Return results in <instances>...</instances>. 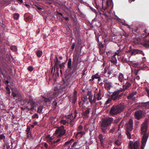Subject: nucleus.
Returning <instances> with one entry per match:
<instances>
[{
    "label": "nucleus",
    "instance_id": "1",
    "mask_svg": "<svg viewBox=\"0 0 149 149\" xmlns=\"http://www.w3.org/2000/svg\"><path fill=\"white\" fill-rule=\"evenodd\" d=\"M78 59H77L76 56L73 57L72 65L71 59H69L68 63V67L69 69V70H70L71 71L65 76L66 80L68 82H70L72 80L71 77L72 74L76 72V71L79 69V68L78 66Z\"/></svg>",
    "mask_w": 149,
    "mask_h": 149
},
{
    "label": "nucleus",
    "instance_id": "2",
    "mask_svg": "<svg viewBox=\"0 0 149 149\" xmlns=\"http://www.w3.org/2000/svg\"><path fill=\"white\" fill-rule=\"evenodd\" d=\"M126 107V104L121 103L117 105H113L111 107L110 113L111 115H115L123 111Z\"/></svg>",
    "mask_w": 149,
    "mask_h": 149
},
{
    "label": "nucleus",
    "instance_id": "3",
    "mask_svg": "<svg viewBox=\"0 0 149 149\" xmlns=\"http://www.w3.org/2000/svg\"><path fill=\"white\" fill-rule=\"evenodd\" d=\"M112 120L110 118H105L102 120L100 126V129L103 133H106L108 130L109 129V126L112 122Z\"/></svg>",
    "mask_w": 149,
    "mask_h": 149
},
{
    "label": "nucleus",
    "instance_id": "4",
    "mask_svg": "<svg viewBox=\"0 0 149 149\" xmlns=\"http://www.w3.org/2000/svg\"><path fill=\"white\" fill-rule=\"evenodd\" d=\"M12 91L11 95L14 99L17 100L23 97V94L20 91H18L16 88L13 89Z\"/></svg>",
    "mask_w": 149,
    "mask_h": 149
},
{
    "label": "nucleus",
    "instance_id": "5",
    "mask_svg": "<svg viewBox=\"0 0 149 149\" xmlns=\"http://www.w3.org/2000/svg\"><path fill=\"white\" fill-rule=\"evenodd\" d=\"M121 92H122L120 90L113 92L110 97L111 99L115 101L119 100L123 95V93L120 94Z\"/></svg>",
    "mask_w": 149,
    "mask_h": 149
},
{
    "label": "nucleus",
    "instance_id": "6",
    "mask_svg": "<svg viewBox=\"0 0 149 149\" xmlns=\"http://www.w3.org/2000/svg\"><path fill=\"white\" fill-rule=\"evenodd\" d=\"M22 102H23L24 104L27 103L28 104H30L31 107H29L28 106L26 107V109L29 110H32L34 108V102L33 101L31 102L30 100L26 98H24L21 99Z\"/></svg>",
    "mask_w": 149,
    "mask_h": 149
},
{
    "label": "nucleus",
    "instance_id": "7",
    "mask_svg": "<svg viewBox=\"0 0 149 149\" xmlns=\"http://www.w3.org/2000/svg\"><path fill=\"white\" fill-rule=\"evenodd\" d=\"M65 132L66 130L64 129V127L62 125L58 127L56 130L55 133L56 134H58V137H60L64 135Z\"/></svg>",
    "mask_w": 149,
    "mask_h": 149
},
{
    "label": "nucleus",
    "instance_id": "8",
    "mask_svg": "<svg viewBox=\"0 0 149 149\" xmlns=\"http://www.w3.org/2000/svg\"><path fill=\"white\" fill-rule=\"evenodd\" d=\"M74 141V139H71L70 140L66 142L64 145V147L67 148V149H72L77 143V142H74L71 146V148H70V145Z\"/></svg>",
    "mask_w": 149,
    "mask_h": 149
},
{
    "label": "nucleus",
    "instance_id": "9",
    "mask_svg": "<svg viewBox=\"0 0 149 149\" xmlns=\"http://www.w3.org/2000/svg\"><path fill=\"white\" fill-rule=\"evenodd\" d=\"M97 91L94 95V97H95V100L99 101L102 99V97H103V95H102V92L100 89H99L98 91L97 89H96Z\"/></svg>",
    "mask_w": 149,
    "mask_h": 149
},
{
    "label": "nucleus",
    "instance_id": "10",
    "mask_svg": "<svg viewBox=\"0 0 149 149\" xmlns=\"http://www.w3.org/2000/svg\"><path fill=\"white\" fill-rule=\"evenodd\" d=\"M148 120L146 119L142 124L141 131L142 134H146L148 127Z\"/></svg>",
    "mask_w": 149,
    "mask_h": 149
},
{
    "label": "nucleus",
    "instance_id": "11",
    "mask_svg": "<svg viewBox=\"0 0 149 149\" xmlns=\"http://www.w3.org/2000/svg\"><path fill=\"white\" fill-rule=\"evenodd\" d=\"M135 117L137 119L139 120L144 117V115L143 111L141 110H139L135 112Z\"/></svg>",
    "mask_w": 149,
    "mask_h": 149
},
{
    "label": "nucleus",
    "instance_id": "12",
    "mask_svg": "<svg viewBox=\"0 0 149 149\" xmlns=\"http://www.w3.org/2000/svg\"><path fill=\"white\" fill-rule=\"evenodd\" d=\"M132 85V82L130 81H126L125 83L124 82L123 86V88L120 90L123 92L129 88Z\"/></svg>",
    "mask_w": 149,
    "mask_h": 149
},
{
    "label": "nucleus",
    "instance_id": "13",
    "mask_svg": "<svg viewBox=\"0 0 149 149\" xmlns=\"http://www.w3.org/2000/svg\"><path fill=\"white\" fill-rule=\"evenodd\" d=\"M143 134L144 135L143 136L142 139L141 149H144L148 139V136L146 135V134Z\"/></svg>",
    "mask_w": 149,
    "mask_h": 149
},
{
    "label": "nucleus",
    "instance_id": "14",
    "mask_svg": "<svg viewBox=\"0 0 149 149\" xmlns=\"http://www.w3.org/2000/svg\"><path fill=\"white\" fill-rule=\"evenodd\" d=\"M91 109V108H87L84 111L82 112V115L84 118L86 119L88 118Z\"/></svg>",
    "mask_w": 149,
    "mask_h": 149
},
{
    "label": "nucleus",
    "instance_id": "15",
    "mask_svg": "<svg viewBox=\"0 0 149 149\" xmlns=\"http://www.w3.org/2000/svg\"><path fill=\"white\" fill-rule=\"evenodd\" d=\"M133 128V120L130 119L128 122V123L127 124V130L130 131H132V130Z\"/></svg>",
    "mask_w": 149,
    "mask_h": 149
},
{
    "label": "nucleus",
    "instance_id": "16",
    "mask_svg": "<svg viewBox=\"0 0 149 149\" xmlns=\"http://www.w3.org/2000/svg\"><path fill=\"white\" fill-rule=\"evenodd\" d=\"M136 92H134L130 94L127 97V98L129 99H131L132 100H135L136 99V97L134 96L136 94Z\"/></svg>",
    "mask_w": 149,
    "mask_h": 149
},
{
    "label": "nucleus",
    "instance_id": "17",
    "mask_svg": "<svg viewBox=\"0 0 149 149\" xmlns=\"http://www.w3.org/2000/svg\"><path fill=\"white\" fill-rule=\"evenodd\" d=\"M143 46L147 48H149V40H143Z\"/></svg>",
    "mask_w": 149,
    "mask_h": 149
},
{
    "label": "nucleus",
    "instance_id": "18",
    "mask_svg": "<svg viewBox=\"0 0 149 149\" xmlns=\"http://www.w3.org/2000/svg\"><path fill=\"white\" fill-rule=\"evenodd\" d=\"M104 86L105 88L110 89L112 86L111 83L109 82H105L104 81Z\"/></svg>",
    "mask_w": 149,
    "mask_h": 149
},
{
    "label": "nucleus",
    "instance_id": "19",
    "mask_svg": "<svg viewBox=\"0 0 149 149\" xmlns=\"http://www.w3.org/2000/svg\"><path fill=\"white\" fill-rule=\"evenodd\" d=\"M133 66L134 67L138 68L141 69H142L145 67L144 66L141 65V64H140L138 63H133Z\"/></svg>",
    "mask_w": 149,
    "mask_h": 149
},
{
    "label": "nucleus",
    "instance_id": "20",
    "mask_svg": "<svg viewBox=\"0 0 149 149\" xmlns=\"http://www.w3.org/2000/svg\"><path fill=\"white\" fill-rule=\"evenodd\" d=\"M93 97V95H92L89 96V97L88 98V99L89 100V102L91 104L95 103L96 101L95 97H94V98L93 99H92Z\"/></svg>",
    "mask_w": 149,
    "mask_h": 149
},
{
    "label": "nucleus",
    "instance_id": "21",
    "mask_svg": "<svg viewBox=\"0 0 149 149\" xmlns=\"http://www.w3.org/2000/svg\"><path fill=\"white\" fill-rule=\"evenodd\" d=\"M59 63H57L55 62V64L54 65V69L55 71L56 69V72H57V75H59V73H58V71L59 70V68L58 67V65H59Z\"/></svg>",
    "mask_w": 149,
    "mask_h": 149
},
{
    "label": "nucleus",
    "instance_id": "22",
    "mask_svg": "<svg viewBox=\"0 0 149 149\" xmlns=\"http://www.w3.org/2000/svg\"><path fill=\"white\" fill-rule=\"evenodd\" d=\"M110 61L112 63H113L114 64H116L117 63V60L115 57V55H114L112 56L111 59L110 60Z\"/></svg>",
    "mask_w": 149,
    "mask_h": 149
},
{
    "label": "nucleus",
    "instance_id": "23",
    "mask_svg": "<svg viewBox=\"0 0 149 149\" xmlns=\"http://www.w3.org/2000/svg\"><path fill=\"white\" fill-rule=\"evenodd\" d=\"M81 99L83 102V104L85 103L88 100V98L87 95L86 94L84 95L81 97Z\"/></svg>",
    "mask_w": 149,
    "mask_h": 149
},
{
    "label": "nucleus",
    "instance_id": "24",
    "mask_svg": "<svg viewBox=\"0 0 149 149\" xmlns=\"http://www.w3.org/2000/svg\"><path fill=\"white\" fill-rule=\"evenodd\" d=\"M124 79V76L122 73H120L118 76V79L120 82L123 81Z\"/></svg>",
    "mask_w": 149,
    "mask_h": 149
},
{
    "label": "nucleus",
    "instance_id": "25",
    "mask_svg": "<svg viewBox=\"0 0 149 149\" xmlns=\"http://www.w3.org/2000/svg\"><path fill=\"white\" fill-rule=\"evenodd\" d=\"M139 143L137 142L136 141L133 145V146L134 149H138L139 146Z\"/></svg>",
    "mask_w": 149,
    "mask_h": 149
},
{
    "label": "nucleus",
    "instance_id": "26",
    "mask_svg": "<svg viewBox=\"0 0 149 149\" xmlns=\"http://www.w3.org/2000/svg\"><path fill=\"white\" fill-rule=\"evenodd\" d=\"M130 131H129L128 130H126V131L125 132V134L127 135V137L129 139H130L131 138V134L130 132Z\"/></svg>",
    "mask_w": 149,
    "mask_h": 149
},
{
    "label": "nucleus",
    "instance_id": "27",
    "mask_svg": "<svg viewBox=\"0 0 149 149\" xmlns=\"http://www.w3.org/2000/svg\"><path fill=\"white\" fill-rule=\"evenodd\" d=\"M42 51L38 50L36 52V55L38 57H40L42 55Z\"/></svg>",
    "mask_w": 149,
    "mask_h": 149
},
{
    "label": "nucleus",
    "instance_id": "28",
    "mask_svg": "<svg viewBox=\"0 0 149 149\" xmlns=\"http://www.w3.org/2000/svg\"><path fill=\"white\" fill-rule=\"evenodd\" d=\"M53 97H50L49 98L44 97V100L46 102H50L53 99Z\"/></svg>",
    "mask_w": 149,
    "mask_h": 149
},
{
    "label": "nucleus",
    "instance_id": "29",
    "mask_svg": "<svg viewBox=\"0 0 149 149\" xmlns=\"http://www.w3.org/2000/svg\"><path fill=\"white\" fill-rule=\"evenodd\" d=\"M98 43L100 50L102 49L104 47V45H103L102 43L100 42H99Z\"/></svg>",
    "mask_w": 149,
    "mask_h": 149
},
{
    "label": "nucleus",
    "instance_id": "30",
    "mask_svg": "<svg viewBox=\"0 0 149 149\" xmlns=\"http://www.w3.org/2000/svg\"><path fill=\"white\" fill-rule=\"evenodd\" d=\"M131 54L132 55H135L137 54L138 49H133L131 50Z\"/></svg>",
    "mask_w": 149,
    "mask_h": 149
},
{
    "label": "nucleus",
    "instance_id": "31",
    "mask_svg": "<svg viewBox=\"0 0 149 149\" xmlns=\"http://www.w3.org/2000/svg\"><path fill=\"white\" fill-rule=\"evenodd\" d=\"M74 118H73L72 120H71V121H70L69 123L70 125V126L73 127L74 125L75 122L74 121Z\"/></svg>",
    "mask_w": 149,
    "mask_h": 149
},
{
    "label": "nucleus",
    "instance_id": "32",
    "mask_svg": "<svg viewBox=\"0 0 149 149\" xmlns=\"http://www.w3.org/2000/svg\"><path fill=\"white\" fill-rule=\"evenodd\" d=\"M115 143L117 146H120L121 144V142L118 140H117L115 142Z\"/></svg>",
    "mask_w": 149,
    "mask_h": 149
},
{
    "label": "nucleus",
    "instance_id": "33",
    "mask_svg": "<svg viewBox=\"0 0 149 149\" xmlns=\"http://www.w3.org/2000/svg\"><path fill=\"white\" fill-rule=\"evenodd\" d=\"M57 17H59L60 19H61L62 17H63V14L61 13L58 12L57 15Z\"/></svg>",
    "mask_w": 149,
    "mask_h": 149
},
{
    "label": "nucleus",
    "instance_id": "34",
    "mask_svg": "<svg viewBox=\"0 0 149 149\" xmlns=\"http://www.w3.org/2000/svg\"><path fill=\"white\" fill-rule=\"evenodd\" d=\"M121 61L123 63H128L129 61L125 58H121Z\"/></svg>",
    "mask_w": 149,
    "mask_h": 149
},
{
    "label": "nucleus",
    "instance_id": "35",
    "mask_svg": "<svg viewBox=\"0 0 149 149\" xmlns=\"http://www.w3.org/2000/svg\"><path fill=\"white\" fill-rule=\"evenodd\" d=\"M57 103L55 101H54L52 103V105L53 106V108L54 109H56V107L57 105Z\"/></svg>",
    "mask_w": 149,
    "mask_h": 149
},
{
    "label": "nucleus",
    "instance_id": "36",
    "mask_svg": "<svg viewBox=\"0 0 149 149\" xmlns=\"http://www.w3.org/2000/svg\"><path fill=\"white\" fill-rule=\"evenodd\" d=\"M103 136L102 134H100L99 135V139L101 142V143H102V141L103 140Z\"/></svg>",
    "mask_w": 149,
    "mask_h": 149
},
{
    "label": "nucleus",
    "instance_id": "37",
    "mask_svg": "<svg viewBox=\"0 0 149 149\" xmlns=\"http://www.w3.org/2000/svg\"><path fill=\"white\" fill-rule=\"evenodd\" d=\"M19 16V15L18 13H15L13 15L14 18L16 19H17Z\"/></svg>",
    "mask_w": 149,
    "mask_h": 149
},
{
    "label": "nucleus",
    "instance_id": "38",
    "mask_svg": "<svg viewBox=\"0 0 149 149\" xmlns=\"http://www.w3.org/2000/svg\"><path fill=\"white\" fill-rule=\"evenodd\" d=\"M54 61L55 62L58 63H61L60 61L58 60V58L56 56L55 58L54 59Z\"/></svg>",
    "mask_w": 149,
    "mask_h": 149
},
{
    "label": "nucleus",
    "instance_id": "39",
    "mask_svg": "<svg viewBox=\"0 0 149 149\" xmlns=\"http://www.w3.org/2000/svg\"><path fill=\"white\" fill-rule=\"evenodd\" d=\"M6 89L7 93L10 95V91L9 88L8 87L6 86Z\"/></svg>",
    "mask_w": 149,
    "mask_h": 149
},
{
    "label": "nucleus",
    "instance_id": "40",
    "mask_svg": "<svg viewBox=\"0 0 149 149\" xmlns=\"http://www.w3.org/2000/svg\"><path fill=\"white\" fill-rule=\"evenodd\" d=\"M84 131H81L80 132H78L76 134V136H77L79 134H81V136L82 135L84 134Z\"/></svg>",
    "mask_w": 149,
    "mask_h": 149
},
{
    "label": "nucleus",
    "instance_id": "41",
    "mask_svg": "<svg viewBox=\"0 0 149 149\" xmlns=\"http://www.w3.org/2000/svg\"><path fill=\"white\" fill-rule=\"evenodd\" d=\"M148 36H149V33H148L147 35H145L144 33H143L141 35V37L143 38L144 40L145 39V38H146Z\"/></svg>",
    "mask_w": 149,
    "mask_h": 149
},
{
    "label": "nucleus",
    "instance_id": "42",
    "mask_svg": "<svg viewBox=\"0 0 149 149\" xmlns=\"http://www.w3.org/2000/svg\"><path fill=\"white\" fill-rule=\"evenodd\" d=\"M10 49L11 50L16 51L17 50V47L15 46H13L11 47Z\"/></svg>",
    "mask_w": 149,
    "mask_h": 149
},
{
    "label": "nucleus",
    "instance_id": "43",
    "mask_svg": "<svg viewBox=\"0 0 149 149\" xmlns=\"http://www.w3.org/2000/svg\"><path fill=\"white\" fill-rule=\"evenodd\" d=\"M32 118H38V116L37 113H36L35 114H34L32 116Z\"/></svg>",
    "mask_w": 149,
    "mask_h": 149
},
{
    "label": "nucleus",
    "instance_id": "44",
    "mask_svg": "<svg viewBox=\"0 0 149 149\" xmlns=\"http://www.w3.org/2000/svg\"><path fill=\"white\" fill-rule=\"evenodd\" d=\"M42 108L41 107H39L37 110V112L38 113H40L42 112Z\"/></svg>",
    "mask_w": 149,
    "mask_h": 149
},
{
    "label": "nucleus",
    "instance_id": "45",
    "mask_svg": "<svg viewBox=\"0 0 149 149\" xmlns=\"http://www.w3.org/2000/svg\"><path fill=\"white\" fill-rule=\"evenodd\" d=\"M65 64V63H62L61 64L59 65V67L61 69L63 68V67L64 66V65Z\"/></svg>",
    "mask_w": 149,
    "mask_h": 149
},
{
    "label": "nucleus",
    "instance_id": "46",
    "mask_svg": "<svg viewBox=\"0 0 149 149\" xmlns=\"http://www.w3.org/2000/svg\"><path fill=\"white\" fill-rule=\"evenodd\" d=\"M77 92L76 90L74 91V93L73 94V97H74V99L76 98L75 100H77Z\"/></svg>",
    "mask_w": 149,
    "mask_h": 149
},
{
    "label": "nucleus",
    "instance_id": "47",
    "mask_svg": "<svg viewBox=\"0 0 149 149\" xmlns=\"http://www.w3.org/2000/svg\"><path fill=\"white\" fill-rule=\"evenodd\" d=\"M138 29H133L132 30V31L133 33L135 34H136V33H137V34H139L138 33ZM139 35V34H138Z\"/></svg>",
    "mask_w": 149,
    "mask_h": 149
},
{
    "label": "nucleus",
    "instance_id": "48",
    "mask_svg": "<svg viewBox=\"0 0 149 149\" xmlns=\"http://www.w3.org/2000/svg\"><path fill=\"white\" fill-rule=\"evenodd\" d=\"M5 136L3 134L0 135V140L4 139H5Z\"/></svg>",
    "mask_w": 149,
    "mask_h": 149
},
{
    "label": "nucleus",
    "instance_id": "49",
    "mask_svg": "<svg viewBox=\"0 0 149 149\" xmlns=\"http://www.w3.org/2000/svg\"><path fill=\"white\" fill-rule=\"evenodd\" d=\"M139 70V69L138 70H136L135 69L134 70V74H135L136 75H137V74H138V72Z\"/></svg>",
    "mask_w": 149,
    "mask_h": 149
},
{
    "label": "nucleus",
    "instance_id": "50",
    "mask_svg": "<svg viewBox=\"0 0 149 149\" xmlns=\"http://www.w3.org/2000/svg\"><path fill=\"white\" fill-rule=\"evenodd\" d=\"M112 100L111 99V97H110V98L107 100L105 102V104H109V102L110 101H111Z\"/></svg>",
    "mask_w": 149,
    "mask_h": 149
},
{
    "label": "nucleus",
    "instance_id": "51",
    "mask_svg": "<svg viewBox=\"0 0 149 149\" xmlns=\"http://www.w3.org/2000/svg\"><path fill=\"white\" fill-rule=\"evenodd\" d=\"M137 54H142L143 56H144L145 55L144 53H143V52L142 51L138 49Z\"/></svg>",
    "mask_w": 149,
    "mask_h": 149
},
{
    "label": "nucleus",
    "instance_id": "52",
    "mask_svg": "<svg viewBox=\"0 0 149 149\" xmlns=\"http://www.w3.org/2000/svg\"><path fill=\"white\" fill-rule=\"evenodd\" d=\"M83 127L81 125H79L78 128L77 130L80 131L81 130L83 129Z\"/></svg>",
    "mask_w": 149,
    "mask_h": 149
},
{
    "label": "nucleus",
    "instance_id": "53",
    "mask_svg": "<svg viewBox=\"0 0 149 149\" xmlns=\"http://www.w3.org/2000/svg\"><path fill=\"white\" fill-rule=\"evenodd\" d=\"M60 123L63 125H65L67 122L65 120H61Z\"/></svg>",
    "mask_w": 149,
    "mask_h": 149
},
{
    "label": "nucleus",
    "instance_id": "54",
    "mask_svg": "<svg viewBox=\"0 0 149 149\" xmlns=\"http://www.w3.org/2000/svg\"><path fill=\"white\" fill-rule=\"evenodd\" d=\"M87 95L88 96L93 95L91 91H88L87 92Z\"/></svg>",
    "mask_w": 149,
    "mask_h": 149
},
{
    "label": "nucleus",
    "instance_id": "55",
    "mask_svg": "<svg viewBox=\"0 0 149 149\" xmlns=\"http://www.w3.org/2000/svg\"><path fill=\"white\" fill-rule=\"evenodd\" d=\"M54 68H53H53H52V69L51 71V72L53 74V75H55H55H56V73H57V72H56V70H55H55H54L53 73V69Z\"/></svg>",
    "mask_w": 149,
    "mask_h": 149
},
{
    "label": "nucleus",
    "instance_id": "56",
    "mask_svg": "<svg viewBox=\"0 0 149 149\" xmlns=\"http://www.w3.org/2000/svg\"><path fill=\"white\" fill-rule=\"evenodd\" d=\"M44 146L46 149H50V148H49V147H48V145L47 143H45L44 144Z\"/></svg>",
    "mask_w": 149,
    "mask_h": 149
},
{
    "label": "nucleus",
    "instance_id": "57",
    "mask_svg": "<svg viewBox=\"0 0 149 149\" xmlns=\"http://www.w3.org/2000/svg\"><path fill=\"white\" fill-rule=\"evenodd\" d=\"M31 128L29 126L27 127V128L26 130V132H31Z\"/></svg>",
    "mask_w": 149,
    "mask_h": 149
},
{
    "label": "nucleus",
    "instance_id": "58",
    "mask_svg": "<svg viewBox=\"0 0 149 149\" xmlns=\"http://www.w3.org/2000/svg\"><path fill=\"white\" fill-rule=\"evenodd\" d=\"M78 113V111L77 110H75L74 111V119H75L77 116V114Z\"/></svg>",
    "mask_w": 149,
    "mask_h": 149
},
{
    "label": "nucleus",
    "instance_id": "59",
    "mask_svg": "<svg viewBox=\"0 0 149 149\" xmlns=\"http://www.w3.org/2000/svg\"><path fill=\"white\" fill-rule=\"evenodd\" d=\"M28 69L29 71H32L33 69V68L32 66H29V67Z\"/></svg>",
    "mask_w": 149,
    "mask_h": 149
},
{
    "label": "nucleus",
    "instance_id": "60",
    "mask_svg": "<svg viewBox=\"0 0 149 149\" xmlns=\"http://www.w3.org/2000/svg\"><path fill=\"white\" fill-rule=\"evenodd\" d=\"M121 54V52H116L114 54V55H116L117 54L118 56H120Z\"/></svg>",
    "mask_w": 149,
    "mask_h": 149
},
{
    "label": "nucleus",
    "instance_id": "61",
    "mask_svg": "<svg viewBox=\"0 0 149 149\" xmlns=\"http://www.w3.org/2000/svg\"><path fill=\"white\" fill-rule=\"evenodd\" d=\"M36 9L38 11V10H41V9H42V8L39 7V6H36Z\"/></svg>",
    "mask_w": 149,
    "mask_h": 149
},
{
    "label": "nucleus",
    "instance_id": "62",
    "mask_svg": "<svg viewBox=\"0 0 149 149\" xmlns=\"http://www.w3.org/2000/svg\"><path fill=\"white\" fill-rule=\"evenodd\" d=\"M115 130V129L114 128H112V129H111L110 131L109 132L111 133H113L114 132Z\"/></svg>",
    "mask_w": 149,
    "mask_h": 149
},
{
    "label": "nucleus",
    "instance_id": "63",
    "mask_svg": "<svg viewBox=\"0 0 149 149\" xmlns=\"http://www.w3.org/2000/svg\"><path fill=\"white\" fill-rule=\"evenodd\" d=\"M93 76L94 77H95V79H97L99 77V76H98V74H96L95 75H93Z\"/></svg>",
    "mask_w": 149,
    "mask_h": 149
},
{
    "label": "nucleus",
    "instance_id": "64",
    "mask_svg": "<svg viewBox=\"0 0 149 149\" xmlns=\"http://www.w3.org/2000/svg\"><path fill=\"white\" fill-rule=\"evenodd\" d=\"M146 91L147 93L148 96V97L149 96V90L148 89L146 88Z\"/></svg>",
    "mask_w": 149,
    "mask_h": 149
}]
</instances>
